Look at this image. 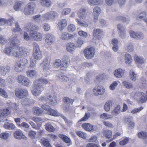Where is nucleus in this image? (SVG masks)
I'll return each mask as SVG.
<instances>
[{
	"label": "nucleus",
	"mask_w": 147,
	"mask_h": 147,
	"mask_svg": "<svg viewBox=\"0 0 147 147\" xmlns=\"http://www.w3.org/2000/svg\"><path fill=\"white\" fill-rule=\"evenodd\" d=\"M11 113L10 108H5L0 109V117L3 118L9 115Z\"/></svg>",
	"instance_id": "nucleus-15"
},
{
	"label": "nucleus",
	"mask_w": 147,
	"mask_h": 147,
	"mask_svg": "<svg viewBox=\"0 0 147 147\" xmlns=\"http://www.w3.org/2000/svg\"><path fill=\"white\" fill-rule=\"evenodd\" d=\"M45 129L50 132H54L55 130V128L50 123H46L45 125Z\"/></svg>",
	"instance_id": "nucleus-27"
},
{
	"label": "nucleus",
	"mask_w": 147,
	"mask_h": 147,
	"mask_svg": "<svg viewBox=\"0 0 147 147\" xmlns=\"http://www.w3.org/2000/svg\"><path fill=\"white\" fill-rule=\"evenodd\" d=\"M26 73L27 76L29 77H33L36 74V72L34 70H28Z\"/></svg>",
	"instance_id": "nucleus-37"
},
{
	"label": "nucleus",
	"mask_w": 147,
	"mask_h": 147,
	"mask_svg": "<svg viewBox=\"0 0 147 147\" xmlns=\"http://www.w3.org/2000/svg\"><path fill=\"white\" fill-rule=\"evenodd\" d=\"M59 137L64 142L67 144V146H69L72 144L70 139L68 136L62 134L58 135Z\"/></svg>",
	"instance_id": "nucleus-16"
},
{
	"label": "nucleus",
	"mask_w": 147,
	"mask_h": 147,
	"mask_svg": "<svg viewBox=\"0 0 147 147\" xmlns=\"http://www.w3.org/2000/svg\"><path fill=\"white\" fill-rule=\"evenodd\" d=\"M40 142L45 147H51V145L47 140L42 139L40 140Z\"/></svg>",
	"instance_id": "nucleus-46"
},
{
	"label": "nucleus",
	"mask_w": 147,
	"mask_h": 147,
	"mask_svg": "<svg viewBox=\"0 0 147 147\" xmlns=\"http://www.w3.org/2000/svg\"><path fill=\"white\" fill-rule=\"evenodd\" d=\"M95 52V49L92 47L87 48L84 51V55L86 58L87 59L92 58L94 56Z\"/></svg>",
	"instance_id": "nucleus-11"
},
{
	"label": "nucleus",
	"mask_w": 147,
	"mask_h": 147,
	"mask_svg": "<svg viewBox=\"0 0 147 147\" xmlns=\"http://www.w3.org/2000/svg\"><path fill=\"white\" fill-rule=\"evenodd\" d=\"M102 2V0H88V4L91 5H98Z\"/></svg>",
	"instance_id": "nucleus-32"
},
{
	"label": "nucleus",
	"mask_w": 147,
	"mask_h": 147,
	"mask_svg": "<svg viewBox=\"0 0 147 147\" xmlns=\"http://www.w3.org/2000/svg\"><path fill=\"white\" fill-rule=\"evenodd\" d=\"M51 59L49 57H46L42 63L40 64L42 66L43 72L47 71L50 68Z\"/></svg>",
	"instance_id": "nucleus-13"
},
{
	"label": "nucleus",
	"mask_w": 147,
	"mask_h": 147,
	"mask_svg": "<svg viewBox=\"0 0 147 147\" xmlns=\"http://www.w3.org/2000/svg\"><path fill=\"white\" fill-rule=\"evenodd\" d=\"M83 43L82 40L81 38H79L77 40L75 47H80L83 44Z\"/></svg>",
	"instance_id": "nucleus-59"
},
{
	"label": "nucleus",
	"mask_w": 147,
	"mask_h": 147,
	"mask_svg": "<svg viewBox=\"0 0 147 147\" xmlns=\"http://www.w3.org/2000/svg\"><path fill=\"white\" fill-rule=\"evenodd\" d=\"M67 24V20L65 19H63L59 22L57 25L59 30L62 31L66 27Z\"/></svg>",
	"instance_id": "nucleus-17"
},
{
	"label": "nucleus",
	"mask_w": 147,
	"mask_h": 147,
	"mask_svg": "<svg viewBox=\"0 0 147 147\" xmlns=\"http://www.w3.org/2000/svg\"><path fill=\"white\" fill-rule=\"evenodd\" d=\"M28 63L27 59L24 58L18 60L14 66V69L17 72H20L22 70V66L24 67Z\"/></svg>",
	"instance_id": "nucleus-7"
},
{
	"label": "nucleus",
	"mask_w": 147,
	"mask_h": 147,
	"mask_svg": "<svg viewBox=\"0 0 147 147\" xmlns=\"http://www.w3.org/2000/svg\"><path fill=\"white\" fill-rule=\"evenodd\" d=\"M57 16V13L55 11H51L48 12L43 15L42 16L43 18V21H47L53 20Z\"/></svg>",
	"instance_id": "nucleus-12"
},
{
	"label": "nucleus",
	"mask_w": 147,
	"mask_h": 147,
	"mask_svg": "<svg viewBox=\"0 0 147 147\" xmlns=\"http://www.w3.org/2000/svg\"><path fill=\"white\" fill-rule=\"evenodd\" d=\"M15 26L16 27V28L13 29V32H20V31H22V30L20 28L19 25L18 23H16L15 24Z\"/></svg>",
	"instance_id": "nucleus-61"
},
{
	"label": "nucleus",
	"mask_w": 147,
	"mask_h": 147,
	"mask_svg": "<svg viewBox=\"0 0 147 147\" xmlns=\"http://www.w3.org/2000/svg\"><path fill=\"white\" fill-rule=\"evenodd\" d=\"M125 70L119 68L116 69L114 72V75L117 78H121L124 75Z\"/></svg>",
	"instance_id": "nucleus-22"
},
{
	"label": "nucleus",
	"mask_w": 147,
	"mask_h": 147,
	"mask_svg": "<svg viewBox=\"0 0 147 147\" xmlns=\"http://www.w3.org/2000/svg\"><path fill=\"white\" fill-rule=\"evenodd\" d=\"M103 88L102 86H97L95 87L93 89V94L95 96L102 95L103 93L101 92L102 89Z\"/></svg>",
	"instance_id": "nucleus-25"
},
{
	"label": "nucleus",
	"mask_w": 147,
	"mask_h": 147,
	"mask_svg": "<svg viewBox=\"0 0 147 147\" xmlns=\"http://www.w3.org/2000/svg\"><path fill=\"white\" fill-rule=\"evenodd\" d=\"M122 84L127 88H130L132 87V84L126 81H124L122 82Z\"/></svg>",
	"instance_id": "nucleus-56"
},
{
	"label": "nucleus",
	"mask_w": 147,
	"mask_h": 147,
	"mask_svg": "<svg viewBox=\"0 0 147 147\" xmlns=\"http://www.w3.org/2000/svg\"><path fill=\"white\" fill-rule=\"evenodd\" d=\"M139 95V102L141 103H144L147 100V91L146 92V94L142 92H139L138 93Z\"/></svg>",
	"instance_id": "nucleus-21"
},
{
	"label": "nucleus",
	"mask_w": 147,
	"mask_h": 147,
	"mask_svg": "<svg viewBox=\"0 0 147 147\" xmlns=\"http://www.w3.org/2000/svg\"><path fill=\"white\" fill-rule=\"evenodd\" d=\"M117 84V82L114 81L110 85V89L112 90H114Z\"/></svg>",
	"instance_id": "nucleus-64"
},
{
	"label": "nucleus",
	"mask_w": 147,
	"mask_h": 147,
	"mask_svg": "<svg viewBox=\"0 0 147 147\" xmlns=\"http://www.w3.org/2000/svg\"><path fill=\"white\" fill-rule=\"evenodd\" d=\"M82 126V127L87 131H96L97 129V128L96 126L93 125L88 123H83Z\"/></svg>",
	"instance_id": "nucleus-14"
},
{
	"label": "nucleus",
	"mask_w": 147,
	"mask_h": 147,
	"mask_svg": "<svg viewBox=\"0 0 147 147\" xmlns=\"http://www.w3.org/2000/svg\"><path fill=\"white\" fill-rule=\"evenodd\" d=\"M103 123L104 125L107 127L113 128L114 127L113 125L109 121H104L103 122Z\"/></svg>",
	"instance_id": "nucleus-63"
},
{
	"label": "nucleus",
	"mask_w": 147,
	"mask_h": 147,
	"mask_svg": "<svg viewBox=\"0 0 147 147\" xmlns=\"http://www.w3.org/2000/svg\"><path fill=\"white\" fill-rule=\"evenodd\" d=\"M24 28L25 31L30 32L29 35L30 38L37 41H40L42 40V36L41 33L36 31L31 32L33 31L38 30L39 28L36 25L32 23L29 22L25 25Z\"/></svg>",
	"instance_id": "nucleus-2"
},
{
	"label": "nucleus",
	"mask_w": 147,
	"mask_h": 147,
	"mask_svg": "<svg viewBox=\"0 0 147 147\" xmlns=\"http://www.w3.org/2000/svg\"><path fill=\"white\" fill-rule=\"evenodd\" d=\"M36 133L35 131L32 130L30 131L28 133V136L32 139L34 138L36 135Z\"/></svg>",
	"instance_id": "nucleus-60"
},
{
	"label": "nucleus",
	"mask_w": 147,
	"mask_h": 147,
	"mask_svg": "<svg viewBox=\"0 0 147 147\" xmlns=\"http://www.w3.org/2000/svg\"><path fill=\"white\" fill-rule=\"evenodd\" d=\"M112 103L111 101H108L106 102L104 106V109L106 111H108L110 110V106L112 105Z\"/></svg>",
	"instance_id": "nucleus-44"
},
{
	"label": "nucleus",
	"mask_w": 147,
	"mask_h": 147,
	"mask_svg": "<svg viewBox=\"0 0 147 147\" xmlns=\"http://www.w3.org/2000/svg\"><path fill=\"white\" fill-rule=\"evenodd\" d=\"M125 63L127 64H129L132 61V59L130 55L126 54L125 55Z\"/></svg>",
	"instance_id": "nucleus-38"
},
{
	"label": "nucleus",
	"mask_w": 147,
	"mask_h": 147,
	"mask_svg": "<svg viewBox=\"0 0 147 147\" xmlns=\"http://www.w3.org/2000/svg\"><path fill=\"white\" fill-rule=\"evenodd\" d=\"M138 136L139 138L143 139H147V132L144 131H141L138 133Z\"/></svg>",
	"instance_id": "nucleus-41"
},
{
	"label": "nucleus",
	"mask_w": 147,
	"mask_h": 147,
	"mask_svg": "<svg viewBox=\"0 0 147 147\" xmlns=\"http://www.w3.org/2000/svg\"><path fill=\"white\" fill-rule=\"evenodd\" d=\"M103 134L106 138H111L112 136V132L110 130L106 129L104 131Z\"/></svg>",
	"instance_id": "nucleus-28"
},
{
	"label": "nucleus",
	"mask_w": 147,
	"mask_h": 147,
	"mask_svg": "<svg viewBox=\"0 0 147 147\" xmlns=\"http://www.w3.org/2000/svg\"><path fill=\"white\" fill-rule=\"evenodd\" d=\"M76 134L78 136L84 139L86 138V134L81 131H78L76 132Z\"/></svg>",
	"instance_id": "nucleus-52"
},
{
	"label": "nucleus",
	"mask_w": 147,
	"mask_h": 147,
	"mask_svg": "<svg viewBox=\"0 0 147 147\" xmlns=\"http://www.w3.org/2000/svg\"><path fill=\"white\" fill-rule=\"evenodd\" d=\"M75 45L72 42H69L66 45V49L69 52H72L74 51Z\"/></svg>",
	"instance_id": "nucleus-31"
},
{
	"label": "nucleus",
	"mask_w": 147,
	"mask_h": 147,
	"mask_svg": "<svg viewBox=\"0 0 147 147\" xmlns=\"http://www.w3.org/2000/svg\"><path fill=\"white\" fill-rule=\"evenodd\" d=\"M47 113L49 115L54 117H58L59 116V113L56 110L51 108L48 111Z\"/></svg>",
	"instance_id": "nucleus-35"
},
{
	"label": "nucleus",
	"mask_w": 147,
	"mask_h": 147,
	"mask_svg": "<svg viewBox=\"0 0 147 147\" xmlns=\"http://www.w3.org/2000/svg\"><path fill=\"white\" fill-rule=\"evenodd\" d=\"M3 127L6 129H12L15 127V126L12 123H7L4 125Z\"/></svg>",
	"instance_id": "nucleus-42"
},
{
	"label": "nucleus",
	"mask_w": 147,
	"mask_h": 147,
	"mask_svg": "<svg viewBox=\"0 0 147 147\" xmlns=\"http://www.w3.org/2000/svg\"><path fill=\"white\" fill-rule=\"evenodd\" d=\"M144 108L142 107H140L139 108L134 109L131 111V113L132 114H135L139 112Z\"/></svg>",
	"instance_id": "nucleus-55"
},
{
	"label": "nucleus",
	"mask_w": 147,
	"mask_h": 147,
	"mask_svg": "<svg viewBox=\"0 0 147 147\" xmlns=\"http://www.w3.org/2000/svg\"><path fill=\"white\" fill-rule=\"evenodd\" d=\"M48 83V81L45 78H39L36 80L34 82V87L32 90L33 94L37 96L40 95L44 90V85H46Z\"/></svg>",
	"instance_id": "nucleus-3"
},
{
	"label": "nucleus",
	"mask_w": 147,
	"mask_h": 147,
	"mask_svg": "<svg viewBox=\"0 0 147 147\" xmlns=\"http://www.w3.org/2000/svg\"><path fill=\"white\" fill-rule=\"evenodd\" d=\"M36 6L34 3L31 2L28 3L25 7L24 13L26 15L32 14L34 11V9Z\"/></svg>",
	"instance_id": "nucleus-9"
},
{
	"label": "nucleus",
	"mask_w": 147,
	"mask_h": 147,
	"mask_svg": "<svg viewBox=\"0 0 147 147\" xmlns=\"http://www.w3.org/2000/svg\"><path fill=\"white\" fill-rule=\"evenodd\" d=\"M103 34V32L99 29L94 30L93 32V36L96 39H101V36Z\"/></svg>",
	"instance_id": "nucleus-19"
},
{
	"label": "nucleus",
	"mask_w": 147,
	"mask_h": 147,
	"mask_svg": "<svg viewBox=\"0 0 147 147\" xmlns=\"http://www.w3.org/2000/svg\"><path fill=\"white\" fill-rule=\"evenodd\" d=\"M147 14L145 12H142L140 13L138 15V19H143L144 20V22L147 23V18H146V16Z\"/></svg>",
	"instance_id": "nucleus-40"
},
{
	"label": "nucleus",
	"mask_w": 147,
	"mask_h": 147,
	"mask_svg": "<svg viewBox=\"0 0 147 147\" xmlns=\"http://www.w3.org/2000/svg\"><path fill=\"white\" fill-rule=\"evenodd\" d=\"M16 96L19 98H22L27 96L28 95V90L22 88H17L15 90Z\"/></svg>",
	"instance_id": "nucleus-10"
},
{
	"label": "nucleus",
	"mask_w": 147,
	"mask_h": 147,
	"mask_svg": "<svg viewBox=\"0 0 147 147\" xmlns=\"http://www.w3.org/2000/svg\"><path fill=\"white\" fill-rule=\"evenodd\" d=\"M9 136V134L6 132L2 133L0 134V138L2 139H7Z\"/></svg>",
	"instance_id": "nucleus-57"
},
{
	"label": "nucleus",
	"mask_w": 147,
	"mask_h": 147,
	"mask_svg": "<svg viewBox=\"0 0 147 147\" xmlns=\"http://www.w3.org/2000/svg\"><path fill=\"white\" fill-rule=\"evenodd\" d=\"M129 142V139L128 138H125L120 141L119 142V144L121 146H123L127 144Z\"/></svg>",
	"instance_id": "nucleus-49"
},
{
	"label": "nucleus",
	"mask_w": 147,
	"mask_h": 147,
	"mask_svg": "<svg viewBox=\"0 0 147 147\" xmlns=\"http://www.w3.org/2000/svg\"><path fill=\"white\" fill-rule=\"evenodd\" d=\"M100 12V9L98 7H94L93 10L94 14L99 15Z\"/></svg>",
	"instance_id": "nucleus-58"
},
{
	"label": "nucleus",
	"mask_w": 147,
	"mask_h": 147,
	"mask_svg": "<svg viewBox=\"0 0 147 147\" xmlns=\"http://www.w3.org/2000/svg\"><path fill=\"white\" fill-rule=\"evenodd\" d=\"M33 114L35 115H41L43 111L38 107H34L32 109Z\"/></svg>",
	"instance_id": "nucleus-30"
},
{
	"label": "nucleus",
	"mask_w": 147,
	"mask_h": 147,
	"mask_svg": "<svg viewBox=\"0 0 147 147\" xmlns=\"http://www.w3.org/2000/svg\"><path fill=\"white\" fill-rule=\"evenodd\" d=\"M86 9L84 8H81L79 9L77 12V15L78 18L80 19L83 20H80L77 18L76 20L78 24L81 26L87 27L90 24H91L89 19L86 18L87 14L86 13Z\"/></svg>",
	"instance_id": "nucleus-4"
},
{
	"label": "nucleus",
	"mask_w": 147,
	"mask_h": 147,
	"mask_svg": "<svg viewBox=\"0 0 147 147\" xmlns=\"http://www.w3.org/2000/svg\"><path fill=\"white\" fill-rule=\"evenodd\" d=\"M76 29L75 26L72 24H69L67 27V30L69 32H73Z\"/></svg>",
	"instance_id": "nucleus-54"
},
{
	"label": "nucleus",
	"mask_w": 147,
	"mask_h": 147,
	"mask_svg": "<svg viewBox=\"0 0 147 147\" xmlns=\"http://www.w3.org/2000/svg\"><path fill=\"white\" fill-rule=\"evenodd\" d=\"M73 35L69 34L67 32H63L61 34V38L63 40H67L73 38Z\"/></svg>",
	"instance_id": "nucleus-23"
},
{
	"label": "nucleus",
	"mask_w": 147,
	"mask_h": 147,
	"mask_svg": "<svg viewBox=\"0 0 147 147\" xmlns=\"http://www.w3.org/2000/svg\"><path fill=\"white\" fill-rule=\"evenodd\" d=\"M39 100L41 101H45L50 105L54 106L57 103L56 93L54 92L48 94L46 97H41Z\"/></svg>",
	"instance_id": "nucleus-6"
},
{
	"label": "nucleus",
	"mask_w": 147,
	"mask_h": 147,
	"mask_svg": "<svg viewBox=\"0 0 147 147\" xmlns=\"http://www.w3.org/2000/svg\"><path fill=\"white\" fill-rule=\"evenodd\" d=\"M32 56L35 59L37 60L42 57L41 51L40 50L38 45L35 42L33 44Z\"/></svg>",
	"instance_id": "nucleus-8"
},
{
	"label": "nucleus",
	"mask_w": 147,
	"mask_h": 147,
	"mask_svg": "<svg viewBox=\"0 0 147 147\" xmlns=\"http://www.w3.org/2000/svg\"><path fill=\"white\" fill-rule=\"evenodd\" d=\"M26 77L24 76L21 75L18 76L17 78V81L18 83L22 85L24 80V79H25V78H26Z\"/></svg>",
	"instance_id": "nucleus-47"
},
{
	"label": "nucleus",
	"mask_w": 147,
	"mask_h": 147,
	"mask_svg": "<svg viewBox=\"0 0 147 147\" xmlns=\"http://www.w3.org/2000/svg\"><path fill=\"white\" fill-rule=\"evenodd\" d=\"M117 28L121 34H122L123 33H124L125 30L120 24H119L117 25Z\"/></svg>",
	"instance_id": "nucleus-62"
},
{
	"label": "nucleus",
	"mask_w": 147,
	"mask_h": 147,
	"mask_svg": "<svg viewBox=\"0 0 147 147\" xmlns=\"http://www.w3.org/2000/svg\"><path fill=\"white\" fill-rule=\"evenodd\" d=\"M62 60L63 62L61 63L60 59H56L53 64L54 67L56 68L60 67V69L62 70H66L70 63L69 58L67 56H64L62 59Z\"/></svg>",
	"instance_id": "nucleus-5"
},
{
	"label": "nucleus",
	"mask_w": 147,
	"mask_h": 147,
	"mask_svg": "<svg viewBox=\"0 0 147 147\" xmlns=\"http://www.w3.org/2000/svg\"><path fill=\"white\" fill-rule=\"evenodd\" d=\"M121 112L120 107L119 105H118L112 111V115H118Z\"/></svg>",
	"instance_id": "nucleus-36"
},
{
	"label": "nucleus",
	"mask_w": 147,
	"mask_h": 147,
	"mask_svg": "<svg viewBox=\"0 0 147 147\" xmlns=\"http://www.w3.org/2000/svg\"><path fill=\"white\" fill-rule=\"evenodd\" d=\"M118 43V40L116 38H113L112 39L111 43L113 45L112 48L113 50L115 52H116L118 49V46L117 45Z\"/></svg>",
	"instance_id": "nucleus-29"
},
{
	"label": "nucleus",
	"mask_w": 147,
	"mask_h": 147,
	"mask_svg": "<svg viewBox=\"0 0 147 147\" xmlns=\"http://www.w3.org/2000/svg\"><path fill=\"white\" fill-rule=\"evenodd\" d=\"M130 34L131 37L135 38H138L141 39L143 37V35L142 33H136L133 31H131L130 32Z\"/></svg>",
	"instance_id": "nucleus-26"
},
{
	"label": "nucleus",
	"mask_w": 147,
	"mask_h": 147,
	"mask_svg": "<svg viewBox=\"0 0 147 147\" xmlns=\"http://www.w3.org/2000/svg\"><path fill=\"white\" fill-rule=\"evenodd\" d=\"M22 3L21 1H17L16 2L14 6V9L16 11H18L21 7Z\"/></svg>",
	"instance_id": "nucleus-48"
},
{
	"label": "nucleus",
	"mask_w": 147,
	"mask_h": 147,
	"mask_svg": "<svg viewBox=\"0 0 147 147\" xmlns=\"http://www.w3.org/2000/svg\"><path fill=\"white\" fill-rule=\"evenodd\" d=\"M45 42L49 45L52 44L54 41V38L51 34H47L45 37Z\"/></svg>",
	"instance_id": "nucleus-24"
},
{
	"label": "nucleus",
	"mask_w": 147,
	"mask_h": 147,
	"mask_svg": "<svg viewBox=\"0 0 147 147\" xmlns=\"http://www.w3.org/2000/svg\"><path fill=\"white\" fill-rule=\"evenodd\" d=\"M134 60L136 63L140 64H142L144 62V59L143 58L139 57L137 55H135L134 56Z\"/></svg>",
	"instance_id": "nucleus-33"
},
{
	"label": "nucleus",
	"mask_w": 147,
	"mask_h": 147,
	"mask_svg": "<svg viewBox=\"0 0 147 147\" xmlns=\"http://www.w3.org/2000/svg\"><path fill=\"white\" fill-rule=\"evenodd\" d=\"M100 117L106 120L112 118L113 116L112 115L108 114L106 113H103L100 116Z\"/></svg>",
	"instance_id": "nucleus-43"
},
{
	"label": "nucleus",
	"mask_w": 147,
	"mask_h": 147,
	"mask_svg": "<svg viewBox=\"0 0 147 147\" xmlns=\"http://www.w3.org/2000/svg\"><path fill=\"white\" fill-rule=\"evenodd\" d=\"M0 95L5 98H7L8 97L7 92L1 88H0Z\"/></svg>",
	"instance_id": "nucleus-50"
},
{
	"label": "nucleus",
	"mask_w": 147,
	"mask_h": 147,
	"mask_svg": "<svg viewBox=\"0 0 147 147\" xmlns=\"http://www.w3.org/2000/svg\"><path fill=\"white\" fill-rule=\"evenodd\" d=\"M40 3L42 6L47 7H50L51 5V2L50 0H40Z\"/></svg>",
	"instance_id": "nucleus-34"
},
{
	"label": "nucleus",
	"mask_w": 147,
	"mask_h": 147,
	"mask_svg": "<svg viewBox=\"0 0 147 147\" xmlns=\"http://www.w3.org/2000/svg\"><path fill=\"white\" fill-rule=\"evenodd\" d=\"M121 135V133H120L119 132H116L115 133V134L113 135L112 138H111L109 140H107L106 141V142L107 143H109L110 142L112 141L113 140L115 139L118 136H120Z\"/></svg>",
	"instance_id": "nucleus-53"
},
{
	"label": "nucleus",
	"mask_w": 147,
	"mask_h": 147,
	"mask_svg": "<svg viewBox=\"0 0 147 147\" xmlns=\"http://www.w3.org/2000/svg\"><path fill=\"white\" fill-rule=\"evenodd\" d=\"M63 101L64 103H68L69 102L70 103L72 104L74 101V100L70 99L68 97H65L63 98Z\"/></svg>",
	"instance_id": "nucleus-51"
},
{
	"label": "nucleus",
	"mask_w": 147,
	"mask_h": 147,
	"mask_svg": "<svg viewBox=\"0 0 147 147\" xmlns=\"http://www.w3.org/2000/svg\"><path fill=\"white\" fill-rule=\"evenodd\" d=\"M130 77L131 79L134 81H135L137 80V74L132 70H130Z\"/></svg>",
	"instance_id": "nucleus-45"
},
{
	"label": "nucleus",
	"mask_w": 147,
	"mask_h": 147,
	"mask_svg": "<svg viewBox=\"0 0 147 147\" xmlns=\"http://www.w3.org/2000/svg\"><path fill=\"white\" fill-rule=\"evenodd\" d=\"M90 116V114L89 113H86L84 116L78 121V122L82 121H87Z\"/></svg>",
	"instance_id": "nucleus-39"
},
{
	"label": "nucleus",
	"mask_w": 147,
	"mask_h": 147,
	"mask_svg": "<svg viewBox=\"0 0 147 147\" xmlns=\"http://www.w3.org/2000/svg\"><path fill=\"white\" fill-rule=\"evenodd\" d=\"M10 69V67L8 66H0V75L5 76L9 72Z\"/></svg>",
	"instance_id": "nucleus-20"
},
{
	"label": "nucleus",
	"mask_w": 147,
	"mask_h": 147,
	"mask_svg": "<svg viewBox=\"0 0 147 147\" xmlns=\"http://www.w3.org/2000/svg\"><path fill=\"white\" fill-rule=\"evenodd\" d=\"M11 49L9 48H6L5 50V53L9 55L12 53V55L16 57H20L23 56H27V50L24 47H17L15 43L13 41L11 44Z\"/></svg>",
	"instance_id": "nucleus-1"
},
{
	"label": "nucleus",
	"mask_w": 147,
	"mask_h": 147,
	"mask_svg": "<svg viewBox=\"0 0 147 147\" xmlns=\"http://www.w3.org/2000/svg\"><path fill=\"white\" fill-rule=\"evenodd\" d=\"M14 136L16 139H22L27 140V138L23 134L21 130H18L15 131L14 133Z\"/></svg>",
	"instance_id": "nucleus-18"
}]
</instances>
